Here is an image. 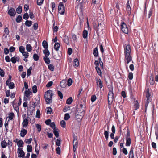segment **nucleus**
Returning a JSON list of instances; mask_svg holds the SVG:
<instances>
[{"label":"nucleus","instance_id":"f257e3e1","mask_svg":"<svg viewBox=\"0 0 158 158\" xmlns=\"http://www.w3.org/2000/svg\"><path fill=\"white\" fill-rule=\"evenodd\" d=\"M109 92L108 94V103L109 105V107H110V105L112 103L113 100L114 94L113 93V87L112 85L109 88Z\"/></svg>","mask_w":158,"mask_h":158},{"label":"nucleus","instance_id":"f03ea898","mask_svg":"<svg viewBox=\"0 0 158 158\" xmlns=\"http://www.w3.org/2000/svg\"><path fill=\"white\" fill-rule=\"evenodd\" d=\"M53 95L52 91L51 90H49L45 93L44 97L47 104L52 102Z\"/></svg>","mask_w":158,"mask_h":158},{"label":"nucleus","instance_id":"7ed1b4c3","mask_svg":"<svg viewBox=\"0 0 158 158\" xmlns=\"http://www.w3.org/2000/svg\"><path fill=\"white\" fill-rule=\"evenodd\" d=\"M121 29L122 31L126 34L128 33V28L127 24L123 21H122L121 23Z\"/></svg>","mask_w":158,"mask_h":158},{"label":"nucleus","instance_id":"20e7f679","mask_svg":"<svg viewBox=\"0 0 158 158\" xmlns=\"http://www.w3.org/2000/svg\"><path fill=\"white\" fill-rule=\"evenodd\" d=\"M58 12L61 15H64L65 13V7L62 2H60L58 6Z\"/></svg>","mask_w":158,"mask_h":158},{"label":"nucleus","instance_id":"39448f33","mask_svg":"<svg viewBox=\"0 0 158 158\" xmlns=\"http://www.w3.org/2000/svg\"><path fill=\"white\" fill-rule=\"evenodd\" d=\"M145 93L146 94V97L147 98V102L146 103V105L148 104V103H149L151 100V95L149 93V88L146 89L145 91Z\"/></svg>","mask_w":158,"mask_h":158},{"label":"nucleus","instance_id":"423d86ee","mask_svg":"<svg viewBox=\"0 0 158 158\" xmlns=\"http://www.w3.org/2000/svg\"><path fill=\"white\" fill-rule=\"evenodd\" d=\"M126 11L128 16H130L131 14V8L130 6L129 1V0L127 1L126 4Z\"/></svg>","mask_w":158,"mask_h":158},{"label":"nucleus","instance_id":"0eeeda50","mask_svg":"<svg viewBox=\"0 0 158 158\" xmlns=\"http://www.w3.org/2000/svg\"><path fill=\"white\" fill-rule=\"evenodd\" d=\"M124 55V61L125 63L128 64L131 61H132V57L131 54Z\"/></svg>","mask_w":158,"mask_h":158},{"label":"nucleus","instance_id":"6e6552de","mask_svg":"<svg viewBox=\"0 0 158 158\" xmlns=\"http://www.w3.org/2000/svg\"><path fill=\"white\" fill-rule=\"evenodd\" d=\"M131 46L129 44H128L124 48V55L131 54Z\"/></svg>","mask_w":158,"mask_h":158},{"label":"nucleus","instance_id":"1a4fd4ad","mask_svg":"<svg viewBox=\"0 0 158 158\" xmlns=\"http://www.w3.org/2000/svg\"><path fill=\"white\" fill-rule=\"evenodd\" d=\"M83 109L81 108H78L77 109V113L78 115L82 116L84 114V112L85 110L84 107Z\"/></svg>","mask_w":158,"mask_h":158},{"label":"nucleus","instance_id":"9d476101","mask_svg":"<svg viewBox=\"0 0 158 158\" xmlns=\"http://www.w3.org/2000/svg\"><path fill=\"white\" fill-rule=\"evenodd\" d=\"M16 13L15 9L13 8H10L8 11V14L10 16H15Z\"/></svg>","mask_w":158,"mask_h":158},{"label":"nucleus","instance_id":"9b49d317","mask_svg":"<svg viewBox=\"0 0 158 158\" xmlns=\"http://www.w3.org/2000/svg\"><path fill=\"white\" fill-rule=\"evenodd\" d=\"M77 140L76 137L74 136L73 137V148H77L78 146Z\"/></svg>","mask_w":158,"mask_h":158},{"label":"nucleus","instance_id":"f8f14e48","mask_svg":"<svg viewBox=\"0 0 158 158\" xmlns=\"http://www.w3.org/2000/svg\"><path fill=\"white\" fill-rule=\"evenodd\" d=\"M22 149H18L17 152L18 153V157H21L24 156L25 153L23 151Z\"/></svg>","mask_w":158,"mask_h":158},{"label":"nucleus","instance_id":"ddd939ff","mask_svg":"<svg viewBox=\"0 0 158 158\" xmlns=\"http://www.w3.org/2000/svg\"><path fill=\"white\" fill-rule=\"evenodd\" d=\"M79 64V61L77 58H76L74 59L73 61V66L75 67H77Z\"/></svg>","mask_w":158,"mask_h":158},{"label":"nucleus","instance_id":"4468645a","mask_svg":"<svg viewBox=\"0 0 158 158\" xmlns=\"http://www.w3.org/2000/svg\"><path fill=\"white\" fill-rule=\"evenodd\" d=\"M53 132L55 136L58 138L59 137V130L57 128H54L53 130Z\"/></svg>","mask_w":158,"mask_h":158},{"label":"nucleus","instance_id":"2eb2a0df","mask_svg":"<svg viewBox=\"0 0 158 158\" xmlns=\"http://www.w3.org/2000/svg\"><path fill=\"white\" fill-rule=\"evenodd\" d=\"M27 133V130L24 129H22L21 131L20 135L21 137H24Z\"/></svg>","mask_w":158,"mask_h":158},{"label":"nucleus","instance_id":"dca6fc26","mask_svg":"<svg viewBox=\"0 0 158 158\" xmlns=\"http://www.w3.org/2000/svg\"><path fill=\"white\" fill-rule=\"evenodd\" d=\"M133 103L135 108V110H137L138 109L139 107V104L138 102V101L136 100H134V101Z\"/></svg>","mask_w":158,"mask_h":158},{"label":"nucleus","instance_id":"f3484780","mask_svg":"<svg viewBox=\"0 0 158 158\" xmlns=\"http://www.w3.org/2000/svg\"><path fill=\"white\" fill-rule=\"evenodd\" d=\"M93 53L95 57H97L98 56V52L97 47H96L94 49L93 51Z\"/></svg>","mask_w":158,"mask_h":158},{"label":"nucleus","instance_id":"a211bd4d","mask_svg":"<svg viewBox=\"0 0 158 158\" xmlns=\"http://www.w3.org/2000/svg\"><path fill=\"white\" fill-rule=\"evenodd\" d=\"M63 40L66 44H68L69 43V39L68 36L64 35V36Z\"/></svg>","mask_w":158,"mask_h":158},{"label":"nucleus","instance_id":"6ab92c4d","mask_svg":"<svg viewBox=\"0 0 158 158\" xmlns=\"http://www.w3.org/2000/svg\"><path fill=\"white\" fill-rule=\"evenodd\" d=\"M97 86L99 87L100 89H101L103 87V85L102 81L100 79H99L98 81H97Z\"/></svg>","mask_w":158,"mask_h":158},{"label":"nucleus","instance_id":"aec40b11","mask_svg":"<svg viewBox=\"0 0 158 158\" xmlns=\"http://www.w3.org/2000/svg\"><path fill=\"white\" fill-rule=\"evenodd\" d=\"M32 93L28 89L27 90H26L24 93V97H28V96L32 94Z\"/></svg>","mask_w":158,"mask_h":158},{"label":"nucleus","instance_id":"412c9836","mask_svg":"<svg viewBox=\"0 0 158 158\" xmlns=\"http://www.w3.org/2000/svg\"><path fill=\"white\" fill-rule=\"evenodd\" d=\"M60 46V44L59 43L56 42L55 43L54 45V49L56 51L59 50V48Z\"/></svg>","mask_w":158,"mask_h":158},{"label":"nucleus","instance_id":"4be33fe9","mask_svg":"<svg viewBox=\"0 0 158 158\" xmlns=\"http://www.w3.org/2000/svg\"><path fill=\"white\" fill-rule=\"evenodd\" d=\"M126 143L125 145L126 146H129L131 143V139L130 138H126Z\"/></svg>","mask_w":158,"mask_h":158},{"label":"nucleus","instance_id":"5701e85b","mask_svg":"<svg viewBox=\"0 0 158 158\" xmlns=\"http://www.w3.org/2000/svg\"><path fill=\"white\" fill-rule=\"evenodd\" d=\"M29 122L28 120L27 119H24L22 122V125L23 127H26L27 126Z\"/></svg>","mask_w":158,"mask_h":158},{"label":"nucleus","instance_id":"b1692460","mask_svg":"<svg viewBox=\"0 0 158 158\" xmlns=\"http://www.w3.org/2000/svg\"><path fill=\"white\" fill-rule=\"evenodd\" d=\"M42 46L43 48L45 49H47L48 47V43L45 40H44L42 43Z\"/></svg>","mask_w":158,"mask_h":158},{"label":"nucleus","instance_id":"393cba45","mask_svg":"<svg viewBox=\"0 0 158 158\" xmlns=\"http://www.w3.org/2000/svg\"><path fill=\"white\" fill-rule=\"evenodd\" d=\"M88 31L85 30H84L83 31V37L84 39L87 38L88 35Z\"/></svg>","mask_w":158,"mask_h":158},{"label":"nucleus","instance_id":"a878e982","mask_svg":"<svg viewBox=\"0 0 158 158\" xmlns=\"http://www.w3.org/2000/svg\"><path fill=\"white\" fill-rule=\"evenodd\" d=\"M43 60L47 64H49L50 62V60L48 57L45 56L44 57Z\"/></svg>","mask_w":158,"mask_h":158},{"label":"nucleus","instance_id":"bb28decb","mask_svg":"<svg viewBox=\"0 0 158 158\" xmlns=\"http://www.w3.org/2000/svg\"><path fill=\"white\" fill-rule=\"evenodd\" d=\"M17 143L19 147L18 148H19V147H22L23 146V142L22 140H19L17 142Z\"/></svg>","mask_w":158,"mask_h":158},{"label":"nucleus","instance_id":"cd10ccee","mask_svg":"<svg viewBox=\"0 0 158 158\" xmlns=\"http://www.w3.org/2000/svg\"><path fill=\"white\" fill-rule=\"evenodd\" d=\"M1 145L2 147L3 148H5L7 145V140L3 141L1 143Z\"/></svg>","mask_w":158,"mask_h":158},{"label":"nucleus","instance_id":"c85d7f7f","mask_svg":"<svg viewBox=\"0 0 158 158\" xmlns=\"http://www.w3.org/2000/svg\"><path fill=\"white\" fill-rule=\"evenodd\" d=\"M43 52L44 54L45 55V56L48 57L50 55V52L47 49L44 50Z\"/></svg>","mask_w":158,"mask_h":158},{"label":"nucleus","instance_id":"c756f323","mask_svg":"<svg viewBox=\"0 0 158 158\" xmlns=\"http://www.w3.org/2000/svg\"><path fill=\"white\" fill-rule=\"evenodd\" d=\"M8 115L9 116L8 117L9 118V120H12L15 116L14 113L12 112H10L9 113ZM7 118H8V117H7Z\"/></svg>","mask_w":158,"mask_h":158},{"label":"nucleus","instance_id":"7c9ffc66","mask_svg":"<svg viewBox=\"0 0 158 158\" xmlns=\"http://www.w3.org/2000/svg\"><path fill=\"white\" fill-rule=\"evenodd\" d=\"M156 139H158V127L156 126L154 127Z\"/></svg>","mask_w":158,"mask_h":158},{"label":"nucleus","instance_id":"2f4dec72","mask_svg":"<svg viewBox=\"0 0 158 158\" xmlns=\"http://www.w3.org/2000/svg\"><path fill=\"white\" fill-rule=\"evenodd\" d=\"M26 48L28 52H30L32 50V47L30 44H28L26 45Z\"/></svg>","mask_w":158,"mask_h":158},{"label":"nucleus","instance_id":"473e14b6","mask_svg":"<svg viewBox=\"0 0 158 158\" xmlns=\"http://www.w3.org/2000/svg\"><path fill=\"white\" fill-rule=\"evenodd\" d=\"M98 74L101 77L102 76V72L101 71L99 67L95 68Z\"/></svg>","mask_w":158,"mask_h":158},{"label":"nucleus","instance_id":"72a5a7b5","mask_svg":"<svg viewBox=\"0 0 158 158\" xmlns=\"http://www.w3.org/2000/svg\"><path fill=\"white\" fill-rule=\"evenodd\" d=\"M32 23V21L27 20L25 22V24L26 26L30 27Z\"/></svg>","mask_w":158,"mask_h":158},{"label":"nucleus","instance_id":"f704fd0d","mask_svg":"<svg viewBox=\"0 0 158 158\" xmlns=\"http://www.w3.org/2000/svg\"><path fill=\"white\" fill-rule=\"evenodd\" d=\"M73 102V99L72 97H70L66 100V103L68 104H71Z\"/></svg>","mask_w":158,"mask_h":158},{"label":"nucleus","instance_id":"c9c22d12","mask_svg":"<svg viewBox=\"0 0 158 158\" xmlns=\"http://www.w3.org/2000/svg\"><path fill=\"white\" fill-rule=\"evenodd\" d=\"M61 141V139H58L56 140V145L58 146V147H57L56 148H60L59 147L60 145Z\"/></svg>","mask_w":158,"mask_h":158},{"label":"nucleus","instance_id":"e433bc0d","mask_svg":"<svg viewBox=\"0 0 158 158\" xmlns=\"http://www.w3.org/2000/svg\"><path fill=\"white\" fill-rule=\"evenodd\" d=\"M16 11L18 14H20L22 12V7L21 6H19L16 9Z\"/></svg>","mask_w":158,"mask_h":158},{"label":"nucleus","instance_id":"4c0bfd02","mask_svg":"<svg viewBox=\"0 0 158 158\" xmlns=\"http://www.w3.org/2000/svg\"><path fill=\"white\" fill-rule=\"evenodd\" d=\"M48 68L52 71H53L54 70V66L51 64H50L48 65Z\"/></svg>","mask_w":158,"mask_h":158},{"label":"nucleus","instance_id":"58836bf2","mask_svg":"<svg viewBox=\"0 0 158 158\" xmlns=\"http://www.w3.org/2000/svg\"><path fill=\"white\" fill-rule=\"evenodd\" d=\"M46 110H47V113L48 114H51L52 111V109L50 107H47Z\"/></svg>","mask_w":158,"mask_h":158},{"label":"nucleus","instance_id":"ea45409f","mask_svg":"<svg viewBox=\"0 0 158 158\" xmlns=\"http://www.w3.org/2000/svg\"><path fill=\"white\" fill-rule=\"evenodd\" d=\"M22 19V17L21 16L19 15L16 18V21L17 23H19Z\"/></svg>","mask_w":158,"mask_h":158},{"label":"nucleus","instance_id":"a19ab883","mask_svg":"<svg viewBox=\"0 0 158 158\" xmlns=\"http://www.w3.org/2000/svg\"><path fill=\"white\" fill-rule=\"evenodd\" d=\"M33 58L35 61H37L39 59V56L37 54H34L33 56Z\"/></svg>","mask_w":158,"mask_h":158},{"label":"nucleus","instance_id":"79ce46f5","mask_svg":"<svg viewBox=\"0 0 158 158\" xmlns=\"http://www.w3.org/2000/svg\"><path fill=\"white\" fill-rule=\"evenodd\" d=\"M32 69V67H30L29 68L27 69V76H28L31 75Z\"/></svg>","mask_w":158,"mask_h":158},{"label":"nucleus","instance_id":"37998d69","mask_svg":"<svg viewBox=\"0 0 158 158\" xmlns=\"http://www.w3.org/2000/svg\"><path fill=\"white\" fill-rule=\"evenodd\" d=\"M4 32L6 35V37H7V35H8L9 33V31L8 27H6L5 28Z\"/></svg>","mask_w":158,"mask_h":158},{"label":"nucleus","instance_id":"c03bdc74","mask_svg":"<svg viewBox=\"0 0 158 158\" xmlns=\"http://www.w3.org/2000/svg\"><path fill=\"white\" fill-rule=\"evenodd\" d=\"M104 135L105 137L106 140L108 139L109 132L108 131H105L104 132Z\"/></svg>","mask_w":158,"mask_h":158},{"label":"nucleus","instance_id":"a18cd8bd","mask_svg":"<svg viewBox=\"0 0 158 158\" xmlns=\"http://www.w3.org/2000/svg\"><path fill=\"white\" fill-rule=\"evenodd\" d=\"M8 86L10 89H13L15 87V84L13 82H10Z\"/></svg>","mask_w":158,"mask_h":158},{"label":"nucleus","instance_id":"49530a36","mask_svg":"<svg viewBox=\"0 0 158 158\" xmlns=\"http://www.w3.org/2000/svg\"><path fill=\"white\" fill-rule=\"evenodd\" d=\"M24 50H25V48L23 46H20L19 47V51L22 54H23V52L25 51Z\"/></svg>","mask_w":158,"mask_h":158},{"label":"nucleus","instance_id":"de8ad7c7","mask_svg":"<svg viewBox=\"0 0 158 158\" xmlns=\"http://www.w3.org/2000/svg\"><path fill=\"white\" fill-rule=\"evenodd\" d=\"M7 145L9 148H10L12 145V142L10 140L7 139Z\"/></svg>","mask_w":158,"mask_h":158},{"label":"nucleus","instance_id":"09e8293b","mask_svg":"<svg viewBox=\"0 0 158 158\" xmlns=\"http://www.w3.org/2000/svg\"><path fill=\"white\" fill-rule=\"evenodd\" d=\"M33 92L35 93L37 91V87L36 85H34L32 87Z\"/></svg>","mask_w":158,"mask_h":158},{"label":"nucleus","instance_id":"8fccbe9b","mask_svg":"<svg viewBox=\"0 0 158 158\" xmlns=\"http://www.w3.org/2000/svg\"><path fill=\"white\" fill-rule=\"evenodd\" d=\"M60 125L63 128H65L66 127V123L64 121L62 120L60 122Z\"/></svg>","mask_w":158,"mask_h":158},{"label":"nucleus","instance_id":"3c124183","mask_svg":"<svg viewBox=\"0 0 158 158\" xmlns=\"http://www.w3.org/2000/svg\"><path fill=\"white\" fill-rule=\"evenodd\" d=\"M72 80L71 78H69L67 81V85L69 86H71L72 83Z\"/></svg>","mask_w":158,"mask_h":158},{"label":"nucleus","instance_id":"603ef678","mask_svg":"<svg viewBox=\"0 0 158 158\" xmlns=\"http://www.w3.org/2000/svg\"><path fill=\"white\" fill-rule=\"evenodd\" d=\"M17 57H16L15 58L14 57H12L11 58L10 61L14 64H15L16 63L17 61Z\"/></svg>","mask_w":158,"mask_h":158},{"label":"nucleus","instance_id":"864d4df0","mask_svg":"<svg viewBox=\"0 0 158 158\" xmlns=\"http://www.w3.org/2000/svg\"><path fill=\"white\" fill-rule=\"evenodd\" d=\"M98 62L100 64V66L101 68L103 69V62L101 60V59L100 57H99L98 58Z\"/></svg>","mask_w":158,"mask_h":158},{"label":"nucleus","instance_id":"5fc2aeb1","mask_svg":"<svg viewBox=\"0 0 158 158\" xmlns=\"http://www.w3.org/2000/svg\"><path fill=\"white\" fill-rule=\"evenodd\" d=\"M29 18V15L27 13H25L23 15V18L25 20H27Z\"/></svg>","mask_w":158,"mask_h":158},{"label":"nucleus","instance_id":"6e6d98bb","mask_svg":"<svg viewBox=\"0 0 158 158\" xmlns=\"http://www.w3.org/2000/svg\"><path fill=\"white\" fill-rule=\"evenodd\" d=\"M57 94L59 97H60V98L62 99L63 98V95L62 92L61 91L58 90L57 91Z\"/></svg>","mask_w":158,"mask_h":158},{"label":"nucleus","instance_id":"4d7b16f0","mask_svg":"<svg viewBox=\"0 0 158 158\" xmlns=\"http://www.w3.org/2000/svg\"><path fill=\"white\" fill-rule=\"evenodd\" d=\"M70 118L69 114L68 113L65 114L64 115V119L65 120H68Z\"/></svg>","mask_w":158,"mask_h":158},{"label":"nucleus","instance_id":"13d9d810","mask_svg":"<svg viewBox=\"0 0 158 158\" xmlns=\"http://www.w3.org/2000/svg\"><path fill=\"white\" fill-rule=\"evenodd\" d=\"M155 83L154 80L152 77H150V83L151 85H153Z\"/></svg>","mask_w":158,"mask_h":158},{"label":"nucleus","instance_id":"bf43d9fd","mask_svg":"<svg viewBox=\"0 0 158 158\" xmlns=\"http://www.w3.org/2000/svg\"><path fill=\"white\" fill-rule=\"evenodd\" d=\"M133 74L132 72H130L129 73L128 75V78L129 79L131 80L133 78Z\"/></svg>","mask_w":158,"mask_h":158},{"label":"nucleus","instance_id":"052dcab7","mask_svg":"<svg viewBox=\"0 0 158 158\" xmlns=\"http://www.w3.org/2000/svg\"><path fill=\"white\" fill-rule=\"evenodd\" d=\"M153 12V10L151 8L149 12H148V18H149L150 17L152 16V13Z\"/></svg>","mask_w":158,"mask_h":158},{"label":"nucleus","instance_id":"680f3d73","mask_svg":"<svg viewBox=\"0 0 158 158\" xmlns=\"http://www.w3.org/2000/svg\"><path fill=\"white\" fill-rule=\"evenodd\" d=\"M96 99V97L95 95H93L91 98V101L92 102H94Z\"/></svg>","mask_w":158,"mask_h":158},{"label":"nucleus","instance_id":"e2e57ef3","mask_svg":"<svg viewBox=\"0 0 158 158\" xmlns=\"http://www.w3.org/2000/svg\"><path fill=\"white\" fill-rule=\"evenodd\" d=\"M14 110H15L17 113H18L19 112V106H18L16 107H15V106H13Z\"/></svg>","mask_w":158,"mask_h":158},{"label":"nucleus","instance_id":"0e129e2a","mask_svg":"<svg viewBox=\"0 0 158 158\" xmlns=\"http://www.w3.org/2000/svg\"><path fill=\"white\" fill-rule=\"evenodd\" d=\"M23 54V55L25 57V58H27L29 56V53L27 52H24Z\"/></svg>","mask_w":158,"mask_h":158},{"label":"nucleus","instance_id":"69168bd1","mask_svg":"<svg viewBox=\"0 0 158 158\" xmlns=\"http://www.w3.org/2000/svg\"><path fill=\"white\" fill-rule=\"evenodd\" d=\"M5 72L4 70L0 68V75L2 77L4 76Z\"/></svg>","mask_w":158,"mask_h":158},{"label":"nucleus","instance_id":"338daca9","mask_svg":"<svg viewBox=\"0 0 158 158\" xmlns=\"http://www.w3.org/2000/svg\"><path fill=\"white\" fill-rule=\"evenodd\" d=\"M65 82L64 80L60 82V86L61 87H64L65 86Z\"/></svg>","mask_w":158,"mask_h":158},{"label":"nucleus","instance_id":"774afa93","mask_svg":"<svg viewBox=\"0 0 158 158\" xmlns=\"http://www.w3.org/2000/svg\"><path fill=\"white\" fill-rule=\"evenodd\" d=\"M32 140V139L30 138L29 139H26L25 140V142L27 144H29L31 143V141Z\"/></svg>","mask_w":158,"mask_h":158}]
</instances>
